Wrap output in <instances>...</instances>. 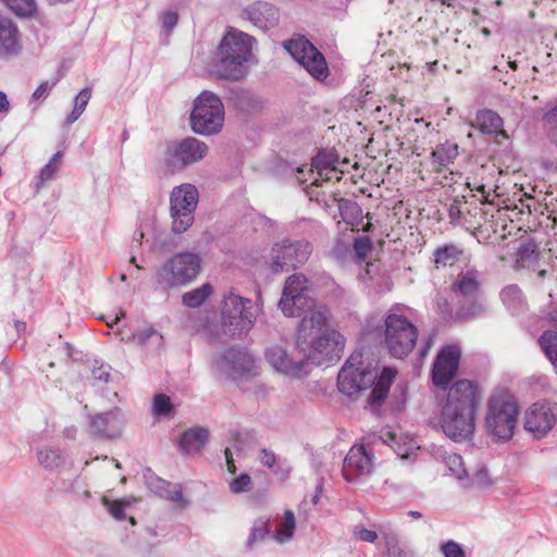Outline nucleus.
Wrapping results in <instances>:
<instances>
[{
	"label": "nucleus",
	"mask_w": 557,
	"mask_h": 557,
	"mask_svg": "<svg viewBox=\"0 0 557 557\" xmlns=\"http://www.w3.org/2000/svg\"><path fill=\"white\" fill-rule=\"evenodd\" d=\"M392 309L385 317L384 331L380 320L371 318L367 321L362 333L363 341L370 344L372 341H384L387 348H414L419 331L417 326L404 314Z\"/></svg>",
	"instance_id": "obj_6"
},
{
	"label": "nucleus",
	"mask_w": 557,
	"mask_h": 557,
	"mask_svg": "<svg viewBox=\"0 0 557 557\" xmlns=\"http://www.w3.org/2000/svg\"><path fill=\"white\" fill-rule=\"evenodd\" d=\"M269 533L270 520L263 518L257 519L250 529V533L246 541V546L249 549H252L259 541H263L264 539H267Z\"/></svg>",
	"instance_id": "obj_32"
},
{
	"label": "nucleus",
	"mask_w": 557,
	"mask_h": 557,
	"mask_svg": "<svg viewBox=\"0 0 557 557\" xmlns=\"http://www.w3.org/2000/svg\"><path fill=\"white\" fill-rule=\"evenodd\" d=\"M286 51L313 78L322 81L329 75L324 55L304 36H297L284 44Z\"/></svg>",
	"instance_id": "obj_13"
},
{
	"label": "nucleus",
	"mask_w": 557,
	"mask_h": 557,
	"mask_svg": "<svg viewBox=\"0 0 557 557\" xmlns=\"http://www.w3.org/2000/svg\"><path fill=\"white\" fill-rule=\"evenodd\" d=\"M360 541L367 542V543H374L377 539V534L373 530H369L366 528H359L355 532Z\"/></svg>",
	"instance_id": "obj_54"
},
{
	"label": "nucleus",
	"mask_w": 557,
	"mask_h": 557,
	"mask_svg": "<svg viewBox=\"0 0 557 557\" xmlns=\"http://www.w3.org/2000/svg\"><path fill=\"white\" fill-rule=\"evenodd\" d=\"M503 304L511 311L519 310L523 307L524 298L522 290L516 284L506 286L500 292Z\"/></svg>",
	"instance_id": "obj_31"
},
{
	"label": "nucleus",
	"mask_w": 557,
	"mask_h": 557,
	"mask_svg": "<svg viewBox=\"0 0 557 557\" xmlns=\"http://www.w3.org/2000/svg\"><path fill=\"white\" fill-rule=\"evenodd\" d=\"M311 253L312 245L308 240L284 238L272 246L269 265L274 273L288 271L306 263Z\"/></svg>",
	"instance_id": "obj_12"
},
{
	"label": "nucleus",
	"mask_w": 557,
	"mask_h": 557,
	"mask_svg": "<svg viewBox=\"0 0 557 557\" xmlns=\"http://www.w3.org/2000/svg\"><path fill=\"white\" fill-rule=\"evenodd\" d=\"M171 230L174 234H183L195 221V212L175 203H170Z\"/></svg>",
	"instance_id": "obj_23"
},
{
	"label": "nucleus",
	"mask_w": 557,
	"mask_h": 557,
	"mask_svg": "<svg viewBox=\"0 0 557 557\" xmlns=\"http://www.w3.org/2000/svg\"><path fill=\"white\" fill-rule=\"evenodd\" d=\"M10 111V101L3 91H0V115H7Z\"/></svg>",
	"instance_id": "obj_58"
},
{
	"label": "nucleus",
	"mask_w": 557,
	"mask_h": 557,
	"mask_svg": "<svg viewBox=\"0 0 557 557\" xmlns=\"http://www.w3.org/2000/svg\"><path fill=\"white\" fill-rule=\"evenodd\" d=\"M209 433L203 428H193L184 432L181 438V447L187 454L198 453L207 444Z\"/></svg>",
	"instance_id": "obj_24"
},
{
	"label": "nucleus",
	"mask_w": 557,
	"mask_h": 557,
	"mask_svg": "<svg viewBox=\"0 0 557 557\" xmlns=\"http://www.w3.org/2000/svg\"><path fill=\"white\" fill-rule=\"evenodd\" d=\"M341 215L344 221L352 226H359L362 223V210L355 202H347L341 206Z\"/></svg>",
	"instance_id": "obj_37"
},
{
	"label": "nucleus",
	"mask_w": 557,
	"mask_h": 557,
	"mask_svg": "<svg viewBox=\"0 0 557 557\" xmlns=\"http://www.w3.org/2000/svg\"><path fill=\"white\" fill-rule=\"evenodd\" d=\"M170 499L174 503L180 504L181 506L184 505L185 500L183 497L182 486L177 485L175 490L171 493Z\"/></svg>",
	"instance_id": "obj_57"
},
{
	"label": "nucleus",
	"mask_w": 557,
	"mask_h": 557,
	"mask_svg": "<svg viewBox=\"0 0 557 557\" xmlns=\"http://www.w3.org/2000/svg\"><path fill=\"white\" fill-rule=\"evenodd\" d=\"M50 4L67 3L71 0H47Z\"/></svg>",
	"instance_id": "obj_62"
},
{
	"label": "nucleus",
	"mask_w": 557,
	"mask_h": 557,
	"mask_svg": "<svg viewBox=\"0 0 557 557\" xmlns=\"http://www.w3.org/2000/svg\"><path fill=\"white\" fill-rule=\"evenodd\" d=\"M539 252L534 242H525L520 245L517 251V268H527L534 270L537 265Z\"/></svg>",
	"instance_id": "obj_27"
},
{
	"label": "nucleus",
	"mask_w": 557,
	"mask_h": 557,
	"mask_svg": "<svg viewBox=\"0 0 557 557\" xmlns=\"http://www.w3.org/2000/svg\"><path fill=\"white\" fill-rule=\"evenodd\" d=\"M373 470L372 458L363 445H354L343 466V475L347 482H354L359 476L369 475Z\"/></svg>",
	"instance_id": "obj_19"
},
{
	"label": "nucleus",
	"mask_w": 557,
	"mask_h": 557,
	"mask_svg": "<svg viewBox=\"0 0 557 557\" xmlns=\"http://www.w3.org/2000/svg\"><path fill=\"white\" fill-rule=\"evenodd\" d=\"M382 438L387 443L401 458H408L409 453L407 449H403L396 442L397 434L391 430L382 432Z\"/></svg>",
	"instance_id": "obj_46"
},
{
	"label": "nucleus",
	"mask_w": 557,
	"mask_h": 557,
	"mask_svg": "<svg viewBox=\"0 0 557 557\" xmlns=\"http://www.w3.org/2000/svg\"><path fill=\"white\" fill-rule=\"evenodd\" d=\"M199 201V193L193 184L175 186L170 195V203H175L195 212Z\"/></svg>",
	"instance_id": "obj_22"
},
{
	"label": "nucleus",
	"mask_w": 557,
	"mask_h": 557,
	"mask_svg": "<svg viewBox=\"0 0 557 557\" xmlns=\"http://www.w3.org/2000/svg\"><path fill=\"white\" fill-rule=\"evenodd\" d=\"M257 40L234 27L222 37L209 64L210 73L219 78L239 81L255 61L253 48Z\"/></svg>",
	"instance_id": "obj_5"
},
{
	"label": "nucleus",
	"mask_w": 557,
	"mask_h": 557,
	"mask_svg": "<svg viewBox=\"0 0 557 557\" xmlns=\"http://www.w3.org/2000/svg\"><path fill=\"white\" fill-rule=\"evenodd\" d=\"M463 250L456 245H445L434 251V262L437 267H451L460 260Z\"/></svg>",
	"instance_id": "obj_30"
},
{
	"label": "nucleus",
	"mask_w": 557,
	"mask_h": 557,
	"mask_svg": "<svg viewBox=\"0 0 557 557\" xmlns=\"http://www.w3.org/2000/svg\"><path fill=\"white\" fill-rule=\"evenodd\" d=\"M226 468H227V471L232 474H234L236 472V466H235V461L234 459H230L227 460L226 462Z\"/></svg>",
	"instance_id": "obj_59"
},
{
	"label": "nucleus",
	"mask_w": 557,
	"mask_h": 557,
	"mask_svg": "<svg viewBox=\"0 0 557 557\" xmlns=\"http://www.w3.org/2000/svg\"><path fill=\"white\" fill-rule=\"evenodd\" d=\"M334 158L331 154L319 153L312 160V168L310 170L311 176H320L324 178H329V174L333 171L332 165H334Z\"/></svg>",
	"instance_id": "obj_34"
},
{
	"label": "nucleus",
	"mask_w": 557,
	"mask_h": 557,
	"mask_svg": "<svg viewBox=\"0 0 557 557\" xmlns=\"http://www.w3.org/2000/svg\"><path fill=\"white\" fill-rule=\"evenodd\" d=\"M63 153L61 151L55 152L49 162L41 169L39 176V184H45L54 178L55 173L59 171L62 163Z\"/></svg>",
	"instance_id": "obj_38"
},
{
	"label": "nucleus",
	"mask_w": 557,
	"mask_h": 557,
	"mask_svg": "<svg viewBox=\"0 0 557 557\" xmlns=\"http://www.w3.org/2000/svg\"><path fill=\"white\" fill-rule=\"evenodd\" d=\"M519 416V406L507 388L493 391L485 413V428L494 437H512Z\"/></svg>",
	"instance_id": "obj_9"
},
{
	"label": "nucleus",
	"mask_w": 557,
	"mask_h": 557,
	"mask_svg": "<svg viewBox=\"0 0 557 557\" xmlns=\"http://www.w3.org/2000/svg\"><path fill=\"white\" fill-rule=\"evenodd\" d=\"M224 456H225L226 461L230 459H233V455H232V451L230 448H225Z\"/></svg>",
	"instance_id": "obj_60"
},
{
	"label": "nucleus",
	"mask_w": 557,
	"mask_h": 557,
	"mask_svg": "<svg viewBox=\"0 0 557 557\" xmlns=\"http://www.w3.org/2000/svg\"><path fill=\"white\" fill-rule=\"evenodd\" d=\"M240 16L263 32L274 28L280 22L278 9L265 1L248 4L243 9Z\"/></svg>",
	"instance_id": "obj_17"
},
{
	"label": "nucleus",
	"mask_w": 557,
	"mask_h": 557,
	"mask_svg": "<svg viewBox=\"0 0 557 557\" xmlns=\"http://www.w3.org/2000/svg\"><path fill=\"white\" fill-rule=\"evenodd\" d=\"M458 145L445 141L435 147L430 156V162L434 171L441 172L444 168L454 163L458 156Z\"/></svg>",
	"instance_id": "obj_21"
},
{
	"label": "nucleus",
	"mask_w": 557,
	"mask_h": 557,
	"mask_svg": "<svg viewBox=\"0 0 557 557\" xmlns=\"http://www.w3.org/2000/svg\"><path fill=\"white\" fill-rule=\"evenodd\" d=\"M58 79L46 81L41 83L32 95L34 101L45 100L52 88L57 85Z\"/></svg>",
	"instance_id": "obj_47"
},
{
	"label": "nucleus",
	"mask_w": 557,
	"mask_h": 557,
	"mask_svg": "<svg viewBox=\"0 0 557 557\" xmlns=\"http://www.w3.org/2000/svg\"><path fill=\"white\" fill-rule=\"evenodd\" d=\"M259 461L268 468H273L277 463V456L272 450L262 448L259 454Z\"/></svg>",
	"instance_id": "obj_52"
},
{
	"label": "nucleus",
	"mask_w": 557,
	"mask_h": 557,
	"mask_svg": "<svg viewBox=\"0 0 557 557\" xmlns=\"http://www.w3.org/2000/svg\"><path fill=\"white\" fill-rule=\"evenodd\" d=\"M178 14L174 11H169L162 15V26L168 32H171L177 24Z\"/></svg>",
	"instance_id": "obj_53"
},
{
	"label": "nucleus",
	"mask_w": 557,
	"mask_h": 557,
	"mask_svg": "<svg viewBox=\"0 0 557 557\" xmlns=\"http://www.w3.org/2000/svg\"><path fill=\"white\" fill-rule=\"evenodd\" d=\"M8 7L20 16L30 15L36 10L34 0H4Z\"/></svg>",
	"instance_id": "obj_41"
},
{
	"label": "nucleus",
	"mask_w": 557,
	"mask_h": 557,
	"mask_svg": "<svg viewBox=\"0 0 557 557\" xmlns=\"http://www.w3.org/2000/svg\"><path fill=\"white\" fill-rule=\"evenodd\" d=\"M214 288L211 283H203L182 296V304L187 308H199L213 295Z\"/></svg>",
	"instance_id": "obj_26"
},
{
	"label": "nucleus",
	"mask_w": 557,
	"mask_h": 557,
	"mask_svg": "<svg viewBox=\"0 0 557 557\" xmlns=\"http://www.w3.org/2000/svg\"><path fill=\"white\" fill-rule=\"evenodd\" d=\"M125 318V311L123 309H119V311L115 313L114 317H102L103 320H106L107 325L112 327L114 324H116L121 319Z\"/></svg>",
	"instance_id": "obj_56"
},
{
	"label": "nucleus",
	"mask_w": 557,
	"mask_h": 557,
	"mask_svg": "<svg viewBox=\"0 0 557 557\" xmlns=\"http://www.w3.org/2000/svg\"><path fill=\"white\" fill-rule=\"evenodd\" d=\"M173 411V404L165 394H156L152 401V413L158 417L169 416Z\"/></svg>",
	"instance_id": "obj_40"
},
{
	"label": "nucleus",
	"mask_w": 557,
	"mask_h": 557,
	"mask_svg": "<svg viewBox=\"0 0 557 557\" xmlns=\"http://www.w3.org/2000/svg\"><path fill=\"white\" fill-rule=\"evenodd\" d=\"M225 111L220 97L203 90L194 100L190 112V128L195 134L211 136L219 134L224 125Z\"/></svg>",
	"instance_id": "obj_11"
},
{
	"label": "nucleus",
	"mask_w": 557,
	"mask_h": 557,
	"mask_svg": "<svg viewBox=\"0 0 557 557\" xmlns=\"http://www.w3.org/2000/svg\"><path fill=\"white\" fill-rule=\"evenodd\" d=\"M123 422V414L120 408H114L108 412L98 413L92 419V425L98 432L107 434Z\"/></svg>",
	"instance_id": "obj_28"
},
{
	"label": "nucleus",
	"mask_w": 557,
	"mask_h": 557,
	"mask_svg": "<svg viewBox=\"0 0 557 557\" xmlns=\"http://www.w3.org/2000/svg\"><path fill=\"white\" fill-rule=\"evenodd\" d=\"M201 267L202 259L199 253L176 252L157 269L154 282L162 290L185 287L198 277Z\"/></svg>",
	"instance_id": "obj_8"
},
{
	"label": "nucleus",
	"mask_w": 557,
	"mask_h": 557,
	"mask_svg": "<svg viewBox=\"0 0 557 557\" xmlns=\"http://www.w3.org/2000/svg\"><path fill=\"white\" fill-rule=\"evenodd\" d=\"M296 530V519L293 510L286 509L283 513L282 521L278 524L273 539L278 544L289 542Z\"/></svg>",
	"instance_id": "obj_29"
},
{
	"label": "nucleus",
	"mask_w": 557,
	"mask_h": 557,
	"mask_svg": "<svg viewBox=\"0 0 557 557\" xmlns=\"http://www.w3.org/2000/svg\"><path fill=\"white\" fill-rule=\"evenodd\" d=\"M308 280L302 274L287 277L278 307L286 317L304 314L296 334L297 348H337L344 347V336L326 327L327 311L318 306L309 296Z\"/></svg>",
	"instance_id": "obj_1"
},
{
	"label": "nucleus",
	"mask_w": 557,
	"mask_h": 557,
	"mask_svg": "<svg viewBox=\"0 0 557 557\" xmlns=\"http://www.w3.org/2000/svg\"><path fill=\"white\" fill-rule=\"evenodd\" d=\"M554 330H548L539 338L541 348H557V312L550 313Z\"/></svg>",
	"instance_id": "obj_42"
},
{
	"label": "nucleus",
	"mask_w": 557,
	"mask_h": 557,
	"mask_svg": "<svg viewBox=\"0 0 557 557\" xmlns=\"http://www.w3.org/2000/svg\"><path fill=\"white\" fill-rule=\"evenodd\" d=\"M466 202L459 199H454L449 206L448 213L453 223H457L460 221L463 214V208Z\"/></svg>",
	"instance_id": "obj_50"
},
{
	"label": "nucleus",
	"mask_w": 557,
	"mask_h": 557,
	"mask_svg": "<svg viewBox=\"0 0 557 557\" xmlns=\"http://www.w3.org/2000/svg\"><path fill=\"white\" fill-rule=\"evenodd\" d=\"M552 267L554 269H557V256L555 257V260L553 261Z\"/></svg>",
	"instance_id": "obj_64"
},
{
	"label": "nucleus",
	"mask_w": 557,
	"mask_h": 557,
	"mask_svg": "<svg viewBox=\"0 0 557 557\" xmlns=\"http://www.w3.org/2000/svg\"><path fill=\"white\" fill-rule=\"evenodd\" d=\"M481 396L475 381L460 379L449 385L440 419L443 432L449 438L462 442L473 435Z\"/></svg>",
	"instance_id": "obj_2"
},
{
	"label": "nucleus",
	"mask_w": 557,
	"mask_h": 557,
	"mask_svg": "<svg viewBox=\"0 0 557 557\" xmlns=\"http://www.w3.org/2000/svg\"><path fill=\"white\" fill-rule=\"evenodd\" d=\"M484 134H497L503 127L502 117L494 111L484 109L476 113L475 122L471 123Z\"/></svg>",
	"instance_id": "obj_25"
},
{
	"label": "nucleus",
	"mask_w": 557,
	"mask_h": 557,
	"mask_svg": "<svg viewBox=\"0 0 557 557\" xmlns=\"http://www.w3.org/2000/svg\"><path fill=\"white\" fill-rule=\"evenodd\" d=\"M323 351L310 350L311 354L307 355L306 350H269L267 359L277 372L298 376L308 373L310 360Z\"/></svg>",
	"instance_id": "obj_14"
},
{
	"label": "nucleus",
	"mask_w": 557,
	"mask_h": 557,
	"mask_svg": "<svg viewBox=\"0 0 557 557\" xmlns=\"http://www.w3.org/2000/svg\"><path fill=\"white\" fill-rule=\"evenodd\" d=\"M408 515H409L410 517H412V518H421V517H422L421 512H419V511H414V510L409 511V513H408Z\"/></svg>",
	"instance_id": "obj_61"
},
{
	"label": "nucleus",
	"mask_w": 557,
	"mask_h": 557,
	"mask_svg": "<svg viewBox=\"0 0 557 557\" xmlns=\"http://www.w3.org/2000/svg\"><path fill=\"white\" fill-rule=\"evenodd\" d=\"M557 420V406L548 403H535L525 413L524 426L541 437L553 429Z\"/></svg>",
	"instance_id": "obj_16"
},
{
	"label": "nucleus",
	"mask_w": 557,
	"mask_h": 557,
	"mask_svg": "<svg viewBox=\"0 0 557 557\" xmlns=\"http://www.w3.org/2000/svg\"><path fill=\"white\" fill-rule=\"evenodd\" d=\"M90 88H84L78 92V95L74 99V108L72 112L65 117V123L67 125L73 124L81 117L90 100Z\"/></svg>",
	"instance_id": "obj_35"
},
{
	"label": "nucleus",
	"mask_w": 557,
	"mask_h": 557,
	"mask_svg": "<svg viewBox=\"0 0 557 557\" xmlns=\"http://www.w3.org/2000/svg\"><path fill=\"white\" fill-rule=\"evenodd\" d=\"M251 483V478L248 474L243 473L231 481L230 490L234 494H239L246 492L250 487Z\"/></svg>",
	"instance_id": "obj_45"
},
{
	"label": "nucleus",
	"mask_w": 557,
	"mask_h": 557,
	"mask_svg": "<svg viewBox=\"0 0 557 557\" xmlns=\"http://www.w3.org/2000/svg\"><path fill=\"white\" fill-rule=\"evenodd\" d=\"M470 485L476 488H486L493 484V481L485 467H480L473 474L468 478Z\"/></svg>",
	"instance_id": "obj_43"
},
{
	"label": "nucleus",
	"mask_w": 557,
	"mask_h": 557,
	"mask_svg": "<svg viewBox=\"0 0 557 557\" xmlns=\"http://www.w3.org/2000/svg\"><path fill=\"white\" fill-rule=\"evenodd\" d=\"M332 170L333 171L329 174V176H330L329 178H324V177H320V176L312 177L311 186H319V185H321L322 182H326V181L341 180L339 174L342 172L338 171L335 165H332Z\"/></svg>",
	"instance_id": "obj_55"
},
{
	"label": "nucleus",
	"mask_w": 557,
	"mask_h": 557,
	"mask_svg": "<svg viewBox=\"0 0 557 557\" xmlns=\"http://www.w3.org/2000/svg\"><path fill=\"white\" fill-rule=\"evenodd\" d=\"M445 462L457 479L462 480L470 476L469 471L465 467V462L461 456L457 454H449L445 458Z\"/></svg>",
	"instance_id": "obj_39"
},
{
	"label": "nucleus",
	"mask_w": 557,
	"mask_h": 557,
	"mask_svg": "<svg viewBox=\"0 0 557 557\" xmlns=\"http://www.w3.org/2000/svg\"><path fill=\"white\" fill-rule=\"evenodd\" d=\"M354 248L358 257L366 258L372 249V242L369 237L357 238Z\"/></svg>",
	"instance_id": "obj_49"
},
{
	"label": "nucleus",
	"mask_w": 557,
	"mask_h": 557,
	"mask_svg": "<svg viewBox=\"0 0 557 557\" xmlns=\"http://www.w3.org/2000/svg\"><path fill=\"white\" fill-rule=\"evenodd\" d=\"M20 49L17 27L10 20L0 17V54H16Z\"/></svg>",
	"instance_id": "obj_20"
},
{
	"label": "nucleus",
	"mask_w": 557,
	"mask_h": 557,
	"mask_svg": "<svg viewBox=\"0 0 557 557\" xmlns=\"http://www.w3.org/2000/svg\"><path fill=\"white\" fill-rule=\"evenodd\" d=\"M364 232H369L372 227V224L370 222H367V224L361 226Z\"/></svg>",
	"instance_id": "obj_63"
},
{
	"label": "nucleus",
	"mask_w": 557,
	"mask_h": 557,
	"mask_svg": "<svg viewBox=\"0 0 557 557\" xmlns=\"http://www.w3.org/2000/svg\"><path fill=\"white\" fill-rule=\"evenodd\" d=\"M375 360L366 356L364 350H354L338 373V389L347 396H352L373 385L369 404L372 407H380L388 396L397 371L385 367L377 376Z\"/></svg>",
	"instance_id": "obj_3"
},
{
	"label": "nucleus",
	"mask_w": 557,
	"mask_h": 557,
	"mask_svg": "<svg viewBox=\"0 0 557 557\" xmlns=\"http://www.w3.org/2000/svg\"><path fill=\"white\" fill-rule=\"evenodd\" d=\"M133 339L134 344L138 346L161 347L163 345V336L152 327H146L136 332Z\"/></svg>",
	"instance_id": "obj_33"
},
{
	"label": "nucleus",
	"mask_w": 557,
	"mask_h": 557,
	"mask_svg": "<svg viewBox=\"0 0 557 557\" xmlns=\"http://www.w3.org/2000/svg\"><path fill=\"white\" fill-rule=\"evenodd\" d=\"M38 460L45 467H52L58 463L59 456L51 449H45L38 453Z\"/></svg>",
	"instance_id": "obj_51"
},
{
	"label": "nucleus",
	"mask_w": 557,
	"mask_h": 557,
	"mask_svg": "<svg viewBox=\"0 0 557 557\" xmlns=\"http://www.w3.org/2000/svg\"><path fill=\"white\" fill-rule=\"evenodd\" d=\"M544 121L549 140L557 146V106L545 114Z\"/></svg>",
	"instance_id": "obj_44"
},
{
	"label": "nucleus",
	"mask_w": 557,
	"mask_h": 557,
	"mask_svg": "<svg viewBox=\"0 0 557 557\" xmlns=\"http://www.w3.org/2000/svg\"><path fill=\"white\" fill-rule=\"evenodd\" d=\"M215 368L232 380L256 375L257 368L248 350H225L215 361Z\"/></svg>",
	"instance_id": "obj_15"
},
{
	"label": "nucleus",
	"mask_w": 557,
	"mask_h": 557,
	"mask_svg": "<svg viewBox=\"0 0 557 557\" xmlns=\"http://www.w3.org/2000/svg\"><path fill=\"white\" fill-rule=\"evenodd\" d=\"M209 153V146L193 136L169 141L161 153L160 165L165 173L175 174L200 163Z\"/></svg>",
	"instance_id": "obj_10"
},
{
	"label": "nucleus",
	"mask_w": 557,
	"mask_h": 557,
	"mask_svg": "<svg viewBox=\"0 0 557 557\" xmlns=\"http://www.w3.org/2000/svg\"><path fill=\"white\" fill-rule=\"evenodd\" d=\"M451 292L458 301L456 319L472 320L488 310L483 290V275L478 269H462L451 284Z\"/></svg>",
	"instance_id": "obj_7"
},
{
	"label": "nucleus",
	"mask_w": 557,
	"mask_h": 557,
	"mask_svg": "<svg viewBox=\"0 0 557 557\" xmlns=\"http://www.w3.org/2000/svg\"><path fill=\"white\" fill-rule=\"evenodd\" d=\"M258 311L257 305L250 298L230 289L221 300L220 322L203 325L201 334L211 343L240 339L252 329Z\"/></svg>",
	"instance_id": "obj_4"
},
{
	"label": "nucleus",
	"mask_w": 557,
	"mask_h": 557,
	"mask_svg": "<svg viewBox=\"0 0 557 557\" xmlns=\"http://www.w3.org/2000/svg\"><path fill=\"white\" fill-rule=\"evenodd\" d=\"M441 550L445 557H465V550L455 541H447L442 544Z\"/></svg>",
	"instance_id": "obj_48"
},
{
	"label": "nucleus",
	"mask_w": 557,
	"mask_h": 557,
	"mask_svg": "<svg viewBox=\"0 0 557 557\" xmlns=\"http://www.w3.org/2000/svg\"><path fill=\"white\" fill-rule=\"evenodd\" d=\"M460 350H440L432 368V382L440 388H447L457 374Z\"/></svg>",
	"instance_id": "obj_18"
},
{
	"label": "nucleus",
	"mask_w": 557,
	"mask_h": 557,
	"mask_svg": "<svg viewBox=\"0 0 557 557\" xmlns=\"http://www.w3.org/2000/svg\"><path fill=\"white\" fill-rule=\"evenodd\" d=\"M102 505L107 508L109 513L117 521L126 519L125 508L129 506L126 499H109L107 496L101 498Z\"/></svg>",
	"instance_id": "obj_36"
}]
</instances>
